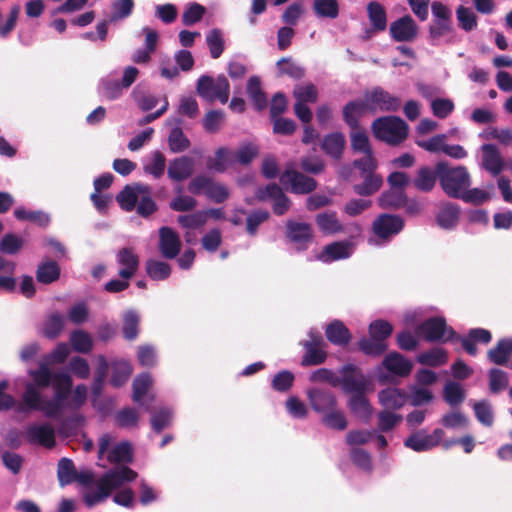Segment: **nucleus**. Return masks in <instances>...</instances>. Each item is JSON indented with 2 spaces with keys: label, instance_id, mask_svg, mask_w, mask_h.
I'll return each mask as SVG.
<instances>
[{
  "label": "nucleus",
  "instance_id": "49530a36",
  "mask_svg": "<svg viewBox=\"0 0 512 512\" xmlns=\"http://www.w3.org/2000/svg\"><path fill=\"white\" fill-rule=\"evenodd\" d=\"M321 422L326 427L338 431H343L348 426L344 413L337 407L322 415Z\"/></svg>",
  "mask_w": 512,
  "mask_h": 512
},
{
  "label": "nucleus",
  "instance_id": "4be33fe9",
  "mask_svg": "<svg viewBox=\"0 0 512 512\" xmlns=\"http://www.w3.org/2000/svg\"><path fill=\"white\" fill-rule=\"evenodd\" d=\"M117 262L123 266L118 275L123 279H131L139 268V257L131 247H124L117 253Z\"/></svg>",
  "mask_w": 512,
  "mask_h": 512
},
{
  "label": "nucleus",
  "instance_id": "de8ad7c7",
  "mask_svg": "<svg viewBox=\"0 0 512 512\" xmlns=\"http://www.w3.org/2000/svg\"><path fill=\"white\" fill-rule=\"evenodd\" d=\"M14 216L20 221H30L41 227L50 223V216L42 211H28L23 207L14 210Z\"/></svg>",
  "mask_w": 512,
  "mask_h": 512
},
{
  "label": "nucleus",
  "instance_id": "2f4dec72",
  "mask_svg": "<svg viewBox=\"0 0 512 512\" xmlns=\"http://www.w3.org/2000/svg\"><path fill=\"white\" fill-rule=\"evenodd\" d=\"M54 388V398L65 402L72 391L73 381L71 376L66 372H56L52 382Z\"/></svg>",
  "mask_w": 512,
  "mask_h": 512
},
{
  "label": "nucleus",
  "instance_id": "e2e57ef3",
  "mask_svg": "<svg viewBox=\"0 0 512 512\" xmlns=\"http://www.w3.org/2000/svg\"><path fill=\"white\" fill-rule=\"evenodd\" d=\"M280 75H287L293 79H301L305 75L304 68L297 65L291 58H281L277 62Z\"/></svg>",
  "mask_w": 512,
  "mask_h": 512
},
{
  "label": "nucleus",
  "instance_id": "864d4df0",
  "mask_svg": "<svg viewBox=\"0 0 512 512\" xmlns=\"http://www.w3.org/2000/svg\"><path fill=\"white\" fill-rule=\"evenodd\" d=\"M393 333V326L386 320L377 319L369 325V336L374 337L382 343H386L387 339Z\"/></svg>",
  "mask_w": 512,
  "mask_h": 512
},
{
  "label": "nucleus",
  "instance_id": "7c9ffc66",
  "mask_svg": "<svg viewBox=\"0 0 512 512\" xmlns=\"http://www.w3.org/2000/svg\"><path fill=\"white\" fill-rule=\"evenodd\" d=\"M362 177L363 182L353 186V191L359 196H371L378 192L383 185V177L380 174L369 173V175H363Z\"/></svg>",
  "mask_w": 512,
  "mask_h": 512
},
{
  "label": "nucleus",
  "instance_id": "bf43d9fd",
  "mask_svg": "<svg viewBox=\"0 0 512 512\" xmlns=\"http://www.w3.org/2000/svg\"><path fill=\"white\" fill-rule=\"evenodd\" d=\"M305 354L301 360L302 366H314L324 363L327 359V353L322 348L311 347L310 344H303Z\"/></svg>",
  "mask_w": 512,
  "mask_h": 512
},
{
  "label": "nucleus",
  "instance_id": "f257e3e1",
  "mask_svg": "<svg viewBox=\"0 0 512 512\" xmlns=\"http://www.w3.org/2000/svg\"><path fill=\"white\" fill-rule=\"evenodd\" d=\"M373 136L381 142L397 146L408 137V125L398 116H381L371 124Z\"/></svg>",
  "mask_w": 512,
  "mask_h": 512
},
{
  "label": "nucleus",
  "instance_id": "5701e85b",
  "mask_svg": "<svg viewBox=\"0 0 512 512\" xmlns=\"http://www.w3.org/2000/svg\"><path fill=\"white\" fill-rule=\"evenodd\" d=\"M315 223L324 235H335L345 231L336 211L327 210L316 214Z\"/></svg>",
  "mask_w": 512,
  "mask_h": 512
},
{
  "label": "nucleus",
  "instance_id": "a19ab883",
  "mask_svg": "<svg viewBox=\"0 0 512 512\" xmlns=\"http://www.w3.org/2000/svg\"><path fill=\"white\" fill-rule=\"evenodd\" d=\"M29 376L33 380V385L37 388H47L49 387L53 380H54V374L47 363L41 362L39 364L38 369L36 370H29L28 372Z\"/></svg>",
  "mask_w": 512,
  "mask_h": 512
},
{
  "label": "nucleus",
  "instance_id": "6e6552de",
  "mask_svg": "<svg viewBox=\"0 0 512 512\" xmlns=\"http://www.w3.org/2000/svg\"><path fill=\"white\" fill-rule=\"evenodd\" d=\"M404 227L403 219L398 215L383 213L380 214L372 223V231L378 238L369 239L370 244H382L388 242L393 236L397 235Z\"/></svg>",
  "mask_w": 512,
  "mask_h": 512
},
{
  "label": "nucleus",
  "instance_id": "f704fd0d",
  "mask_svg": "<svg viewBox=\"0 0 512 512\" xmlns=\"http://www.w3.org/2000/svg\"><path fill=\"white\" fill-rule=\"evenodd\" d=\"M370 24L375 31H384L387 27V14L382 4L372 1L367 5Z\"/></svg>",
  "mask_w": 512,
  "mask_h": 512
},
{
  "label": "nucleus",
  "instance_id": "c85d7f7f",
  "mask_svg": "<svg viewBox=\"0 0 512 512\" xmlns=\"http://www.w3.org/2000/svg\"><path fill=\"white\" fill-rule=\"evenodd\" d=\"M61 275V268L59 264L51 259L42 261L36 270V280L41 284H51L56 282Z\"/></svg>",
  "mask_w": 512,
  "mask_h": 512
},
{
  "label": "nucleus",
  "instance_id": "a18cd8bd",
  "mask_svg": "<svg viewBox=\"0 0 512 512\" xmlns=\"http://www.w3.org/2000/svg\"><path fill=\"white\" fill-rule=\"evenodd\" d=\"M350 142L354 152L363 154L373 152L367 132L361 127L351 130Z\"/></svg>",
  "mask_w": 512,
  "mask_h": 512
},
{
  "label": "nucleus",
  "instance_id": "c756f323",
  "mask_svg": "<svg viewBox=\"0 0 512 512\" xmlns=\"http://www.w3.org/2000/svg\"><path fill=\"white\" fill-rule=\"evenodd\" d=\"M459 215L460 208L458 205L444 203L437 214V223L443 229H454L459 222Z\"/></svg>",
  "mask_w": 512,
  "mask_h": 512
},
{
  "label": "nucleus",
  "instance_id": "4468645a",
  "mask_svg": "<svg viewBox=\"0 0 512 512\" xmlns=\"http://www.w3.org/2000/svg\"><path fill=\"white\" fill-rule=\"evenodd\" d=\"M282 182H289L294 194H309L317 188V181L297 170H286L281 176Z\"/></svg>",
  "mask_w": 512,
  "mask_h": 512
},
{
  "label": "nucleus",
  "instance_id": "09e8293b",
  "mask_svg": "<svg viewBox=\"0 0 512 512\" xmlns=\"http://www.w3.org/2000/svg\"><path fill=\"white\" fill-rule=\"evenodd\" d=\"M313 9L315 14L321 18L335 19L339 15L337 0H314Z\"/></svg>",
  "mask_w": 512,
  "mask_h": 512
},
{
  "label": "nucleus",
  "instance_id": "20e7f679",
  "mask_svg": "<svg viewBox=\"0 0 512 512\" xmlns=\"http://www.w3.org/2000/svg\"><path fill=\"white\" fill-rule=\"evenodd\" d=\"M196 91L208 102L219 100L226 104L229 100L230 84L224 75H218L216 78L202 75L197 80Z\"/></svg>",
  "mask_w": 512,
  "mask_h": 512
},
{
  "label": "nucleus",
  "instance_id": "4d7b16f0",
  "mask_svg": "<svg viewBox=\"0 0 512 512\" xmlns=\"http://www.w3.org/2000/svg\"><path fill=\"white\" fill-rule=\"evenodd\" d=\"M152 385V378L149 373H142L137 376L132 384L133 394L132 399L136 403H140L142 398L148 392L150 386Z\"/></svg>",
  "mask_w": 512,
  "mask_h": 512
},
{
  "label": "nucleus",
  "instance_id": "473e14b6",
  "mask_svg": "<svg viewBox=\"0 0 512 512\" xmlns=\"http://www.w3.org/2000/svg\"><path fill=\"white\" fill-rule=\"evenodd\" d=\"M233 162V153L226 147H220L215 151L213 158L207 159V168L218 173H224L228 165Z\"/></svg>",
  "mask_w": 512,
  "mask_h": 512
},
{
  "label": "nucleus",
  "instance_id": "f03ea898",
  "mask_svg": "<svg viewBox=\"0 0 512 512\" xmlns=\"http://www.w3.org/2000/svg\"><path fill=\"white\" fill-rule=\"evenodd\" d=\"M437 176L443 191L451 198L460 199L471 185V178L464 166L450 168L445 163L437 164Z\"/></svg>",
  "mask_w": 512,
  "mask_h": 512
},
{
  "label": "nucleus",
  "instance_id": "c9c22d12",
  "mask_svg": "<svg viewBox=\"0 0 512 512\" xmlns=\"http://www.w3.org/2000/svg\"><path fill=\"white\" fill-rule=\"evenodd\" d=\"M174 123L177 125L173 128L168 137L169 149L174 153H179L187 150L190 147L189 139L184 135L180 125L182 120L179 118L174 119Z\"/></svg>",
  "mask_w": 512,
  "mask_h": 512
},
{
  "label": "nucleus",
  "instance_id": "6ab92c4d",
  "mask_svg": "<svg viewBox=\"0 0 512 512\" xmlns=\"http://www.w3.org/2000/svg\"><path fill=\"white\" fill-rule=\"evenodd\" d=\"M194 160L189 156L174 158L169 162L167 175L175 182H183L194 173Z\"/></svg>",
  "mask_w": 512,
  "mask_h": 512
},
{
  "label": "nucleus",
  "instance_id": "39448f33",
  "mask_svg": "<svg viewBox=\"0 0 512 512\" xmlns=\"http://www.w3.org/2000/svg\"><path fill=\"white\" fill-rule=\"evenodd\" d=\"M363 101L369 113L397 112L402 105V100L381 86L372 87L363 93Z\"/></svg>",
  "mask_w": 512,
  "mask_h": 512
},
{
  "label": "nucleus",
  "instance_id": "6e6d98bb",
  "mask_svg": "<svg viewBox=\"0 0 512 512\" xmlns=\"http://www.w3.org/2000/svg\"><path fill=\"white\" fill-rule=\"evenodd\" d=\"M131 373L132 369L129 363L125 361L116 362L112 366L110 382L116 388L121 387L127 382Z\"/></svg>",
  "mask_w": 512,
  "mask_h": 512
},
{
  "label": "nucleus",
  "instance_id": "423d86ee",
  "mask_svg": "<svg viewBox=\"0 0 512 512\" xmlns=\"http://www.w3.org/2000/svg\"><path fill=\"white\" fill-rule=\"evenodd\" d=\"M413 364L398 352L387 354L377 368V379L380 383L390 382L394 377H406L412 371Z\"/></svg>",
  "mask_w": 512,
  "mask_h": 512
},
{
  "label": "nucleus",
  "instance_id": "412c9836",
  "mask_svg": "<svg viewBox=\"0 0 512 512\" xmlns=\"http://www.w3.org/2000/svg\"><path fill=\"white\" fill-rule=\"evenodd\" d=\"M26 437L29 443L39 444L46 448L55 446V431L49 424L31 425L26 431Z\"/></svg>",
  "mask_w": 512,
  "mask_h": 512
},
{
  "label": "nucleus",
  "instance_id": "0eeeda50",
  "mask_svg": "<svg viewBox=\"0 0 512 512\" xmlns=\"http://www.w3.org/2000/svg\"><path fill=\"white\" fill-rule=\"evenodd\" d=\"M429 342L447 343L458 338L455 330L448 326L444 317H430L418 324V335Z\"/></svg>",
  "mask_w": 512,
  "mask_h": 512
},
{
  "label": "nucleus",
  "instance_id": "dca6fc26",
  "mask_svg": "<svg viewBox=\"0 0 512 512\" xmlns=\"http://www.w3.org/2000/svg\"><path fill=\"white\" fill-rule=\"evenodd\" d=\"M380 404L386 410H396L403 407L408 401L416 406V394L407 395L398 388H386L378 394Z\"/></svg>",
  "mask_w": 512,
  "mask_h": 512
},
{
  "label": "nucleus",
  "instance_id": "aec40b11",
  "mask_svg": "<svg viewBox=\"0 0 512 512\" xmlns=\"http://www.w3.org/2000/svg\"><path fill=\"white\" fill-rule=\"evenodd\" d=\"M352 244L349 241H336L327 244L323 250L316 255V259L323 263L347 259L351 255Z\"/></svg>",
  "mask_w": 512,
  "mask_h": 512
},
{
  "label": "nucleus",
  "instance_id": "603ef678",
  "mask_svg": "<svg viewBox=\"0 0 512 512\" xmlns=\"http://www.w3.org/2000/svg\"><path fill=\"white\" fill-rule=\"evenodd\" d=\"M70 342L73 349L79 353H89L93 348V341L89 333L75 330L71 333Z\"/></svg>",
  "mask_w": 512,
  "mask_h": 512
},
{
  "label": "nucleus",
  "instance_id": "f3484780",
  "mask_svg": "<svg viewBox=\"0 0 512 512\" xmlns=\"http://www.w3.org/2000/svg\"><path fill=\"white\" fill-rule=\"evenodd\" d=\"M377 202L379 207L385 210H399L407 207L408 213L414 212L413 206H408L407 193L390 187L381 193Z\"/></svg>",
  "mask_w": 512,
  "mask_h": 512
},
{
  "label": "nucleus",
  "instance_id": "4c0bfd02",
  "mask_svg": "<svg viewBox=\"0 0 512 512\" xmlns=\"http://www.w3.org/2000/svg\"><path fill=\"white\" fill-rule=\"evenodd\" d=\"M247 93L253 101L257 111H262L267 107V96L262 90L259 77L252 76L247 83Z\"/></svg>",
  "mask_w": 512,
  "mask_h": 512
},
{
  "label": "nucleus",
  "instance_id": "bb28decb",
  "mask_svg": "<svg viewBox=\"0 0 512 512\" xmlns=\"http://www.w3.org/2000/svg\"><path fill=\"white\" fill-rule=\"evenodd\" d=\"M351 413L364 423H368L372 417L373 408L365 393L354 394L348 401Z\"/></svg>",
  "mask_w": 512,
  "mask_h": 512
},
{
  "label": "nucleus",
  "instance_id": "e433bc0d",
  "mask_svg": "<svg viewBox=\"0 0 512 512\" xmlns=\"http://www.w3.org/2000/svg\"><path fill=\"white\" fill-rule=\"evenodd\" d=\"M140 315L137 311L130 309L123 315L122 333L128 341L135 340L139 335Z\"/></svg>",
  "mask_w": 512,
  "mask_h": 512
},
{
  "label": "nucleus",
  "instance_id": "ea45409f",
  "mask_svg": "<svg viewBox=\"0 0 512 512\" xmlns=\"http://www.w3.org/2000/svg\"><path fill=\"white\" fill-rule=\"evenodd\" d=\"M512 354V339H503L497 346L488 352L489 360L497 365H503Z\"/></svg>",
  "mask_w": 512,
  "mask_h": 512
},
{
  "label": "nucleus",
  "instance_id": "774afa93",
  "mask_svg": "<svg viewBox=\"0 0 512 512\" xmlns=\"http://www.w3.org/2000/svg\"><path fill=\"white\" fill-rule=\"evenodd\" d=\"M23 247V239L15 234L8 233L0 241V251L5 254L14 255Z\"/></svg>",
  "mask_w": 512,
  "mask_h": 512
},
{
  "label": "nucleus",
  "instance_id": "052dcab7",
  "mask_svg": "<svg viewBox=\"0 0 512 512\" xmlns=\"http://www.w3.org/2000/svg\"><path fill=\"white\" fill-rule=\"evenodd\" d=\"M206 42L209 47L211 57L217 59L224 51V40L222 32L215 28L212 29L206 36Z\"/></svg>",
  "mask_w": 512,
  "mask_h": 512
},
{
  "label": "nucleus",
  "instance_id": "9b49d317",
  "mask_svg": "<svg viewBox=\"0 0 512 512\" xmlns=\"http://www.w3.org/2000/svg\"><path fill=\"white\" fill-rule=\"evenodd\" d=\"M286 237L296 245L298 251H305L314 239L312 225L306 222L288 220L286 222Z\"/></svg>",
  "mask_w": 512,
  "mask_h": 512
},
{
  "label": "nucleus",
  "instance_id": "7ed1b4c3",
  "mask_svg": "<svg viewBox=\"0 0 512 512\" xmlns=\"http://www.w3.org/2000/svg\"><path fill=\"white\" fill-rule=\"evenodd\" d=\"M188 191L193 195L204 194L214 203H224L230 197L228 187L216 182L213 177L206 174H199L193 177L187 186Z\"/></svg>",
  "mask_w": 512,
  "mask_h": 512
},
{
  "label": "nucleus",
  "instance_id": "58836bf2",
  "mask_svg": "<svg viewBox=\"0 0 512 512\" xmlns=\"http://www.w3.org/2000/svg\"><path fill=\"white\" fill-rule=\"evenodd\" d=\"M65 319L59 312L50 314L43 324V335L48 339H56L64 329Z\"/></svg>",
  "mask_w": 512,
  "mask_h": 512
},
{
  "label": "nucleus",
  "instance_id": "5fc2aeb1",
  "mask_svg": "<svg viewBox=\"0 0 512 512\" xmlns=\"http://www.w3.org/2000/svg\"><path fill=\"white\" fill-rule=\"evenodd\" d=\"M22 401L28 410L38 411L39 408H42L41 404L43 399L41 397V393L32 383H27L25 385V390L22 394Z\"/></svg>",
  "mask_w": 512,
  "mask_h": 512
},
{
  "label": "nucleus",
  "instance_id": "cd10ccee",
  "mask_svg": "<svg viewBox=\"0 0 512 512\" xmlns=\"http://www.w3.org/2000/svg\"><path fill=\"white\" fill-rule=\"evenodd\" d=\"M367 112L363 99L352 100L346 103L342 109L343 121L351 129L360 127L359 118Z\"/></svg>",
  "mask_w": 512,
  "mask_h": 512
},
{
  "label": "nucleus",
  "instance_id": "2eb2a0df",
  "mask_svg": "<svg viewBox=\"0 0 512 512\" xmlns=\"http://www.w3.org/2000/svg\"><path fill=\"white\" fill-rule=\"evenodd\" d=\"M181 240L176 231L163 226L159 229V250L166 259H174L181 250Z\"/></svg>",
  "mask_w": 512,
  "mask_h": 512
},
{
  "label": "nucleus",
  "instance_id": "393cba45",
  "mask_svg": "<svg viewBox=\"0 0 512 512\" xmlns=\"http://www.w3.org/2000/svg\"><path fill=\"white\" fill-rule=\"evenodd\" d=\"M416 29L411 16L405 15L390 25V35L397 42L413 39Z\"/></svg>",
  "mask_w": 512,
  "mask_h": 512
},
{
  "label": "nucleus",
  "instance_id": "680f3d73",
  "mask_svg": "<svg viewBox=\"0 0 512 512\" xmlns=\"http://www.w3.org/2000/svg\"><path fill=\"white\" fill-rule=\"evenodd\" d=\"M473 409L477 420L484 426L490 427L494 421V415L490 403L486 400L473 403Z\"/></svg>",
  "mask_w": 512,
  "mask_h": 512
},
{
  "label": "nucleus",
  "instance_id": "b1692460",
  "mask_svg": "<svg viewBox=\"0 0 512 512\" xmlns=\"http://www.w3.org/2000/svg\"><path fill=\"white\" fill-rule=\"evenodd\" d=\"M320 146L327 156L338 161L342 159L346 139L342 132H332L323 137Z\"/></svg>",
  "mask_w": 512,
  "mask_h": 512
},
{
  "label": "nucleus",
  "instance_id": "8fccbe9b",
  "mask_svg": "<svg viewBox=\"0 0 512 512\" xmlns=\"http://www.w3.org/2000/svg\"><path fill=\"white\" fill-rule=\"evenodd\" d=\"M443 397L450 406H457L464 401L465 391L461 384L449 381L444 386Z\"/></svg>",
  "mask_w": 512,
  "mask_h": 512
},
{
  "label": "nucleus",
  "instance_id": "0e129e2a",
  "mask_svg": "<svg viewBox=\"0 0 512 512\" xmlns=\"http://www.w3.org/2000/svg\"><path fill=\"white\" fill-rule=\"evenodd\" d=\"M134 0H115L112 4L113 13L110 22H116L129 17L134 9Z\"/></svg>",
  "mask_w": 512,
  "mask_h": 512
},
{
  "label": "nucleus",
  "instance_id": "1a4fd4ad",
  "mask_svg": "<svg viewBox=\"0 0 512 512\" xmlns=\"http://www.w3.org/2000/svg\"><path fill=\"white\" fill-rule=\"evenodd\" d=\"M255 198L259 202L272 200L273 213L277 216L284 215L291 207L290 199L276 183H270L264 187H259L255 193Z\"/></svg>",
  "mask_w": 512,
  "mask_h": 512
},
{
  "label": "nucleus",
  "instance_id": "37998d69",
  "mask_svg": "<svg viewBox=\"0 0 512 512\" xmlns=\"http://www.w3.org/2000/svg\"><path fill=\"white\" fill-rule=\"evenodd\" d=\"M133 459L132 447L129 442H121L115 445L108 453L107 460L110 463H130Z\"/></svg>",
  "mask_w": 512,
  "mask_h": 512
},
{
  "label": "nucleus",
  "instance_id": "3c124183",
  "mask_svg": "<svg viewBox=\"0 0 512 512\" xmlns=\"http://www.w3.org/2000/svg\"><path fill=\"white\" fill-rule=\"evenodd\" d=\"M358 348L361 352L368 356H380L388 349L387 343H382L369 336L363 337L358 341Z\"/></svg>",
  "mask_w": 512,
  "mask_h": 512
},
{
  "label": "nucleus",
  "instance_id": "a211bd4d",
  "mask_svg": "<svg viewBox=\"0 0 512 512\" xmlns=\"http://www.w3.org/2000/svg\"><path fill=\"white\" fill-rule=\"evenodd\" d=\"M151 193V187L146 184L126 185L117 195L116 200L124 211L131 212L135 209L140 194Z\"/></svg>",
  "mask_w": 512,
  "mask_h": 512
},
{
  "label": "nucleus",
  "instance_id": "f8f14e48",
  "mask_svg": "<svg viewBox=\"0 0 512 512\" xmlns=\"http://www.w3.org/2000/svg\"><path fill=\"white\" fill-rule=\"evenodd\" d=\"M482 161L481 167L491 176H499L506 167L505 161L501 156L499 149L494 144H484L481 146Z\"/></svg>",
  "mask_w": 512,
  "mask_h": 512
},
{
  "label": "nucleus",
  "instance_id": "79ce46f5",
  "mask_svg": "<svg viewBox=\"0 0 512 512\" xmlns=\"http://www.w3.org/2000/svg\"><path fill=\"white\" fill-rule=\"evenodd\" d=\"M145 270L147 275L155 281L165 280L171 275L170 265L160 260H147L145 263Z\"/></svg>",
  "mask_w": 512,
  "mask_h": 512
},
{
  "label": "nucleus",
  "instance_id": "c03bdc74",
  "mask_svg": "<svg viewBox=\"0 0 512 512\" xmlns=\"http://www.w3.org/2000/svg\"><path fill=\"white\" fill-rule=\"evenodd\" d=\"M76 467L69 458H62L58 462L57 477L61 486L69 485L75 482Z\"/></svg>",
  "mask_w": 512,
  "mask_h": 512
},
{
  "label": "nucleus",
  "instance_id": "a878e982",
  "mask_svg": "<svg viewBox=\"0 0 512 512\" xmlns=\"http://www.w3.org/2000/svg\"><path fill=\"white\" fill-rule=\"evenodd\" d=\"M325 335L330 343L341 347L348 345L352 338L351 332L340 320L330 322L326 327Z\"/></svg>",
  "mask_w": 512,
  "mask_h": 512
},
{
  "label": "nucleus",
  "instance_id": "69168bd1",
  "mask_svg": "<svg viewBox=\"0 0 512 512\" xmlns=\"http://www.w3.org/2000/svg\"><path fill=\"white\" fill-rule=\"evenodd\" d=\"M166 167V158L160 151H154L152 154L151 163L144 166V171L152 175L154 178L159 179L163 176Z\"/></svg>",
  "mask_w": 512,
  "mask_h": 512
},
{
  "label": "nucleus",
  "instance_id": "ddd939ff",
  "mask_svg": "<svg viewBox=\"0 0 512 512\" xmlns=\"http://www.w3.org/2000/svg\"><path fill=\"white\" fill-rule=\"evenodd\" d=\"M307 397L312 409L321 415L337 407V399L330 390L311 388L307 391Z\"/></svg>",
  "mask_w": 512,
  "mask_h": 512
},
{
  "label": "nucleus",
  "instance_id": "13d9d810",
  "mask_svg": "<svg viewBox=\"0 0 512 512\" xmlns=\"http://www.w3.org/2000/svg\"><path fill=\"white\" fill-rule=\"evenodd\" d=\"M456 17L459 27L466 32L477 27V17L471 8L459 6L456 10Z\"/></svg>",
  "mask_w": 512,
  "mask_h": 512
},
{
  "label": "nucleus",
  "instance_id": "72a5a7b5",
  "mask_svg": "<svg viewBox=\"0 0 512 512\" xmlns=\"http://www.w3.org/2000/svg\"><path fill=\"white\" fill-rule=\"evenodd\" d=\"M447 351L442 347H433L427 351L418 353V364L439 367L446 364Z\"/></svg>",
  "mask_w": 512,
  "mask_h": 512
},
{
  "label": "nucleus",
  "instance_id": "9d476101",
  "mask_svg": "<svg viewBox=\"0 0 512 512\" xmlns=\"http://www.w3.org/2000/svg\"><path fill=\"white\" fill-rule=\"evenodd\" d=\"M343 391L348 394L366 393L369 386V381L364 376L362 371L352 365L347 364L341 369V379H339Z\"/></svg>",
  "mask_w": 512,
  "mask_h": 512
},
{
  "label": "nucleus",
  "instance_id": "338daca9",
  "mask_svg": "<svg viewBox=\"0 0 512 512\" xmlns=\"http://www.w3.org/2000/svg\"><path fill=\"white\" fill-rule=\"evenodd\" d=\"M324 160L317 155L303 156L300 159V168L309 174L318 175L325 170Z\"/></svg>",
  "mask_w": 512,
  "mask_h": 512
}]
</instances>
